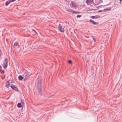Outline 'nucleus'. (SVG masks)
<instances>
[{
  "label": "nucleus",
  "mask_w": 122,
  "mask_h": 122,
  "mask_svg": "<svg viewBox=\"0 0 122 122\" xmlns=\"http://www.w3.org/2000/svg\"><path fill=\"white\" fill-rule=\"evenodd\" d=\"M41 76L38 77V80L37 82V85H38V92L41 95L42 94V92L41 91V88L40 85L41 83Z\"/></svg>",
  "instance_id": "1"
},
{
  "label": "nucleus",
  "mask_w": 122,
  "mask_h": 122,
  "mask_svg": "<svg viewBox=\"0 0 122 122\" xmlns=\"http://www.w3.org/2000/svg\"><path fill=\"white\" fill-rule=\"evenodd\" d=\"M65 26V25L63 24H59L58 27L59 31L62 32H64V29Z\"/></svg>",
  "instance_id": "2"
},
{
  "label": "nucleus",
  "mask_w": 122,
  "mask_h": 122,
  "mask_svg": "<svg viewBox=\"0 0 122 122\" xmlns=\"http://www.w3.org/2000/svg\"><path fill=\"white\" fill-rule=\"evenodd\" d=\"M25 73L23 75V77L24 78V80H26L27 78H29L30 74L27 71H26V70H25L24 71Z\"/></svg>",
  "instance_id": "3"
},
{
  "label": "nucleus",
  "mask_w": 122,
  "mask_h": 122,
  "mask_svg": "<svg viewBox=\"0 0 122 122\" xmlns=\"http://www.w3.org/2000/svg\"><path fill=\"white\" fill-rule=\"evenodd\" d=\"M70 5L71 7L72 8H76L77 7L75 1H71Z\"/></svg>",
  "instance_id": "4"
},
{
  "label": "nucleus",
  "mask_w": 122,
  "mask_h": 122,
  "mask_svg": "<svg viewBox=\"0 0 122 122\" xmlns=\"http://www.w3.org/2000/svg\"><path fill=\"white\" fill-rule=\"evenodd\" d=\"M20 46L19 45V43L17 42H16L14 44V46L16 49L17 48H19L20 47Z\"/></svg>",
  "instance_id": "5"
},
{
  "label": "nucleus",
  "mask_w": 122,
  "mask_h": 122,
  "mask_svg": "<svg viewBox=\"0 0 122 122\" xmlns=\"http://www.w3.org/2000/svg\"><path fill=\"white\" fill-rule=\"evenodd\" d=\"M7 66V58H6L5 60L4 63V67L5 68H6Z\"/></svg>",
  "instance_id": "6"
},
{
  "label": "nucleus",
  "mask_w": 122,
  "mask_h": 122,
  "mask_svg": "<svg viewBox=\"0 0 122 122\" xmlns=\"http://www.w3.org/2000/svg\"><path fill=\"white\" fill-rule=\"evenodd\" d=\"M10 87L12 89L14 90L15 91H18V89L17 88V86H14L13 85H12L10 86Z\"/></svg>",
  "instance_id": "7"
},
{
  "label": "nucleus",
  "mask_w": 122,
  "mask_h": 122,
  "mask_svg": "<svg viewBox=\"0 0 122 122\" xmlns=\"http://www.w3.org/2000/svg\"><path fill=\"white\" fill-rule=\"evenodd\" d=\"M16 0H10L6 1L5 3L6 6L8 5L10 2H12L15 1Z\"/></svg>",
  "instance_id": "8"
},
{
  "label": "nucleus",
  "mask_w": 122,
  "mask_h": 122,
  "mask_svg": "<svg viewBox=\"0 0 122 122\" xmlns=\"http://www.w3.org/2000/svg\"><path fill=\"white\" fill-rule=\"evenodd\" d=\"M95 4L96 5H98L101 3V0H95Z\"/></svg>",
  "instance_id": "9"
},
{
  "label": "nucleus",
  "mask_w": 122,
  "mask_h": 122,
  "mask_svg": "<svg viewBox=\"0 0 122 122\" xmlns=\"http://www.w3.org/2000/svg\"><path fill=\"white\" fill-rule=\"evenodd\" d=\"M89 21L94 25H97L98 24L97 22H95L93 20H90Z\"/></svg>",
  "instance_id": "10"
},
{
  "label": "nucleus",
  "mask_w": 122,
  "mask_h": 122,
  "mask_svg": "<svg viewBox=\"0 0 122 122\" xmlns=\"http://www.w3.org/2000/svg\"><path fill=\"white\" fill-rule=\"evenodd\" d=\"M93 1V0H86V2L87 5H88L90 3L92 2Z\"/></svg>",
  "instance_id": "11"
},
{
  "label": "nucleus",
  "mask_w": 122,
  "mask_h": 122,
  "mask_svg": "<svg viewBox=\"0 0 122 122\" xmlns=\"http://www.w3.org/2000/svg\"><path fill=\"white\" fill-rule=\"evenodd\" d=\"M10 83H9V81H7L5 85V86L7 88H8L9 86Z\"/></svg>",
  "instance_id": "12"
},
{
  "label": "nucleus",
  "mask_w": 122,
  "mask_h": 122,
  "mask_svg": "<svg viewBox=\"0 0 122 122\" xmlns=\"http://www.w3.org/2000/svg\"><path fill=\"white\" fill-rule=\"evenodd\" d=\"M17 106L18 107H23V106L20 103H19L17 104Z\"/></svg>",
  "instance_id": "13"
},
{
  "label": "nucleus",
  "mask_w": 122,
  "mask_h": 122,
  "mask_svg": "<svg viewBox=\"0 0 122 122\" xmlns=\"http://www.w3.org/2000/svg\"><path fill=\"white\" fill-rule=\"evenodd\" d=\"M66 11L69 12H72L73 13V11H74L72 9H69L66 10Z\"/></svg>",
  "instance_id": "14"
},
{
  "label": "nucleus",
  "mask_w": 122,
  "mask_h": 122,
  "mask_svg": "<svg viewBox=\"0 0 122 122\" xmlns=\"http://www.w3.org/2000/svg\"><path fill=\"white\" fill-rule=\"evenodd\" d=\"M23 77L20 75L18 76V79L19 80H21L23 79Z\"/></svg>",
  "instance_id": "15"
},
{
  "label": "nucleus",
  "mask_w": 122,
  "mask_h": 122,
  "mask_svg": "<svg viewBox=\"0 0 122 122\" xmlns=\"http://www.w3.org/2000/svg\"><path fill=\"white\" fill-rule=\"evenodd\" d=\"M98 17L97 16H92V18L93 19H96Z\"/></svg>",
  "instance_id": "16"
},
{
  "label": "nucleus",
  "mask_w": 122,
  "mask_h": 122,
  "mask_svg": "<svg viewBox=\"0 0 122 122\" xmlns=\"http://www.w3.org/2000/svg\"><path fill=\"white\" fill-rule=\"evenodd\" d=\"M73 13L75 14H79L80 13V12L79 11H73Z\"/></svg>",
  "instance_id": "17"
},
{
  "label": "nucleus",
  "mask_w": 122,
  "mask_h": 122,
  "mask_svg": "<svg viewBox=\"0 0 122 122\" xmlns=\"http://www.w3.org/2000/svg\"><path fill=\"white\" fill-rule=\"evenodd\" d=\"M23 106H24V102L23 101L21 100L20 103Z\"/></svg>",
  "instance_id": "18"
},
{
  "label": "nucleus",
  "mask_w": 122,
  "mask_h": 122,
  "mask_svg": "<svg viewBox=\"0 0 122 122\" xmlns=\"http://www.w3.org/2000/svg\"><path fill=\"white\" fill-rule=\"evenodd\" d=\"M0 72H1V73H3L4 72V70H0Z\"/></svg>",
  "instance_id": "19"
},
{
  "label": "nucleus",
  "mask_w": 122,
  "mask_h": 122,
  "mask_svg": "<svg viewBox=\"0 0 122 122\" xmlns=\"http://www.w3.org/2000/svg\"><path fill=\"white\" fill-rule=\"evenodd\" d=\"M68 63L69 64H71V63L72 62H71V60H69L68 61Z\"/></svg>",
  "instance_id": "20"
},
{
  "label": "nucleus",
  "mask_w": 122,
  "mask_h": 122,
  "mask_svg": "<svg viewBox=\"0 0 122 122\" xmlns=\"http://www.w3.org/2000/svg\"><path fill=\"white\" fill-rule=\"evenodd\" d=\"M81 16V15H78L77 16V18H78L79 17H80Z\"/></svg>",
  "instance_id": "21"
},
{
  "label": "nucleus",
  "mask_w": 122,
  "mask_h": 122,
  "mask_svg": "<svg viewBox=\"0 0 122 122\" xmlns=\"http://www.w3.org/2000/svg\"><path fill=\"white\" fill-rule=\"evenodd\" d=\"M2 54V52L0 50V57H1Z\"/></svg>",
  "instance_id": "22"
},
{
  "label": "nucleus",
  "mask_w": 122,
  "mask_h": 122,
  "mask_svg": "<svg viewBox=\"0 0 122 122\" xmlns=\"http://www.w3.org/2000/svg\"><path fill=\"white\" fill-rule=\"evenodd\" d=\"M119 1H120V3L121 4V2L122 1V0H119Z\"/></svg>",
  "instance_id": "23"
},
{
  "label": "nucleus",
  "mask_w": 122,
  "mask_h": 122,
  "mask_svg": "<svg viewBox=\"0 0 122 122\" xmlns=\"http://www.w3.org/2000/svg\"><path fill=\"white\" fill-rule=\"evenodd\" d=\"M93 39L95 41H96L95 39H94V38H93Z\"/></svg>",
  "instance_id": "24"
},
{
  "label": "nucleus",
  "mask_w": 122,
  "mask_h": 122,
  "mask_svg": "<svg viewBox=\"0 0 122 122\" xmlns=\"http://www.w3.org/2000/svg\"><path fill=\"white\" fill-rule=\"evenodd\" d=\"M1 67V66H0V67Z\"/></svg>",
  "instance_id": "25"
},
{
  "label": "nucleus",
  "mask_w": 122,
  "mask_h": 122,
  "mask_svg": "<svg viewBox=\"0 0 122 122\" xmlns=\"http://www.w3.org/2000/svg\"><path fill=\"white\" fill-rule=\"evenodd\" d=\"M99 12H100V11H99Z\"/></svg>",
  "instance_id": "26"
},
{
  "label": "nucleus",
  "mask_w": 122,
  "mask_h": 122,
  "mask_svg": "<svg viewBox=\"0 0 122 122\" xmlns=\"http://www.w3.org/2000/svg\"><path fill=\"white\" fill-rule=\"evenodd\" d=\"M99 12H100V11H99Z\"/></svg>",
  "instance_id": "27"
}]
</instances>
